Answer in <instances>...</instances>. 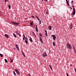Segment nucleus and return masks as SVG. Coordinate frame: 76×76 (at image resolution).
<instances>
[{
	"label": "nucleus",
	"instance_id": "obj_47",
	"mask_svg": "<svg viewBox=\"0 0 76 76\" xmlns=\"http://www.w3.org/2000/svg\"><path fill=\"white\" fill-rule=\"evenodd\" d=\"M23 39L24 40H25V38H23Z\"/></svg>",
	"mask_w": 76,
	"mask_h": 76
},
{
	"label": "nucleus",
	"instance_id": "obj_23",
	"mask_svg": "<svg viewBox=\"0 0 76 76\" xmlns=\"http://www.w3.org/2000/svg\"><path fill=\"white\" fill-rule=\"evenodd\" d=\"M5 62H6V63H7V59H5Z\"/></svg>",
	"mask_w": 76,
	"mask_h": 76
},
{
	"label": "nucleus",
	"instance_id": "obj_38",
	"mask_svg": "<svg viewBox=\"0 0 76 76\" xmlns=\"http://www.w3.org/2000/svg\"><path fill=\"white\" fill-rule=\"evenodd\" d=\"M66 75H67V76H69V74H68V73H66Z\"/></svg>",
	"mask_w": 76,
	"mask_h": 76
},
{
	"label": "nucleus",
	"instance_id": "obj_2",
	"mask_svg": "<svg viewBox=\"0 0 76 76\" xmlns=\"http://www.w3.org/2000/svg\"><path fill=\"white\" fill-rule=\"evenodd\" d=\"M67 47L69 49V50H72V46H71V45H70V44L68 43L67 44Z\"/></svg>",
	"mask_w": 76,
	"mask_h": 76
},
{
	"label": "nucleus",
	"instance_id": "obj_49",
	"mask_svg": "<svg viewBox=\"0 0 76 76\" xmlns=\"http://www.w3.org/2000/svg\"><path fill=\"white\" fill-rule=\"evenodd\" d=\"M15 45L16 46H18V45H17L16 44H15Z\"/></svg>",
	"mask_w": 76,
	"mask_h": 76
},
{
	"label": "nucleus",
	"instance_id": "obj_6",
	"mask_svg": "<svg viewBox=\"0 0 76 76\" xmlns=\"http://www.w3.org/2000/svg\"><path fill=\"white\" fill-rule=\"evenodd\" d=\"M52 37H53V39L54 40H56V37L55 35H51Z\"/></svg>",
	"mask_w": 76,
	"mask_h": 76
},
{
	"label": "nucleus",
	"instance_id": "obj_11",
	"mask_svg": "<svg viewBox=\"0 0 76 76\" xmlns=\"http://www.w3.org/2000/svg\"><path fill=\"white\" fill-rule=\"evenodd\" d=\"M5 37L6 38H9V36L7 34H5Z\"/></svg>",
	"mask_w": 76,
	"mask_h": 76
},
{
	"label": "nucleus",
	"instance_id": "obj_34",
	"mask_svg": "<svg viewBox=\"0 0 76 76\" xmlns=\"http://www.w3.org/2000/svg\"><path fill=\"white\" fill-rule=\"evenodd\" d=\"M23 37L24 38H25V36L24 34H23Z\"/></svg>",
	"mask_w": 76,
	"mask_h": 76
},
{
	"label": "nucleus",
	"instance_id": "obj_17",
	"mask_svg": "<svg viewBox=\"0 0 76 76\" xmlns=\"http://www.w3.org/2000/svg\"><path fill=\"white\" fill-rule=\"evenodd\" d=\"M49 28L50 30H51V29H52V28H51V26H49Z\"/></svg>",
	"mask_w": 76,
	"mask_h": 76
},
{
	"label": "nucleus",
	"instance_id": "obj_57",
	"mask_svg": "<svg viewBox=\"0 0 76 76\" xmlns=\"http://www.w3.org/2000/svg\"><path fill=\"white\" fill-rule=\"evenodd\" d=\"M42 76H43V75H42Z\"/></svg>",
	"mask_w": 76,
	"mask_h": 76
},
{
	"label": "nucleus",
	"instance_id": "obj_8",
	"mask_svg": "<svg viewBox=\"0 0 76 76\" xmlns=\"http://www.w3.org/2000/svg\"><path fill=\"white\" fill-rule=\"evenodd\" d=\"M32 34L34 35V37H35V38H37V36H36V35H35V32H32Z\"/></svg>",
	"mask_w": 76,
	"mask_h": 76
},
{
	"label": "nucleus",
	"instance_id": "obj_40",
	"mask_svg": "<svg viewBox=\"0 0 76 76\" xmlns=\"http://www.w3.org/2000/svg\"><path fill=\"white\" fill-rule=\"evenodd\" d=\"M45 32L46 33H47V30H45Z\"/></svg>",
	"mask_w": 76,
	"mask_h": 76
},
{
	"label": "nucleus",
	"instance_id": "obj_1",
	"mask_svg": "<svg viewBox=\"0 0 76 76\" xmlns=\"http://www.w3.org/2000/svg\"><path fill=\"white\" fill-rule=\"evenodd\" d=\"M72 6L73 9V12L72 13V15H75V14L76 13V11H75V7H74V6L73 5H72Z\"/></svg>",
	"mask_w": 76,
	"mask_h": 76
},
{
	"label": "nucleus",
	"instance_id": "obj_24",
	"mask_svg": "<svg viewBox=\"0 0 76 76\" xmlns=\"http://www.w3.org/2000/svg\"><path fill=\"white\" fill-rule=\"evenodd\" d=\"M25 41H28V39H27L26 37H25Z\"/></svg>",
	"mask_w": 76,
	"mask_h": 76
},
{
	"label": "nucleus",
	"instance_id": "obj_16",
	"mask_svg": "<svg viewBox=\"0 0 76 76\" xmlns=\"http://www.w3.org/2000/svg\"><path fill=\"white\" fill-rule=\"evenodd\" d=\"M36 16V17L37 18V19L38 20H39V18H38V16Z\"/></svg>",
	"mask_w": 76,
	"mask_h": 76
},
{
	"label": "nucleus",
	"instance_id": "obj_39",
	"mask_svg": "<svg viewBox=\"0 0 76 76\" xmlns=\"http://www.w3.org/2000/svg\"><path fill=\"white\" fill-rule=\"evenodd\" d=\"M4 1H5V3H6V2H7V1L6 0H4Z\"/></svg>",
	"mask_w": 76,
	"mask_h": 76
},
{
	"label": "nucleus",
	"instance_id": "obj_35",
	"mask_svg": "<svg viewBox=\"0 0 76 76\" xmlns=\"http://www.w3.org/2000/svg\"><path fill=\"white\" fill-rule=\"evenodd\" d=\"M16 33L17 34H19V33L18 32V31H16Z\"/></svg>",
	"mask_w": 76,
	"mask_h": 76
},
{
	"label": "nucleus",
	"instance_id": "obj_21",
	"mask_svg": "<svg viewBox=\"0 0 76 76\" xmlns=\"http://www.w3.org/2000/svg\"><path fill=\"white\" fill-rule=\"evenodd\" d=\"M13 73L14 75H15V76H16V75L15 74V71H13Z\"/></svg>",
	"mask_w": 76,
	"mask_h": 76
},
{
	"label": "nucleus",
	"instance_id": "obj_28",
	"mask_svg": "<svg viewBox=\"0 0 76 76\" xmlns=\"http://www.w3.org/2000/svg\"><path fill=\"white\" fill-rule=\"evenodd\" d=\"M18 35L19 36H20V37H21V35H20V34L19 33H18Z\"/></svg>",
	"mask_w": 76,
	"mask_h": 76
},
{
	"label": "nucleus",
	"instance_id": "obj_50",
	"mask_svg": "<svg viewBox=\"0 0 76 76\" xmlns=\"http://www.w3.org/2000/svg\"><path fill=\"white\" fill-rule=\"evenodd\" d=\"M46 14H48V12H46Z\"/></svg>",
	"mask_w": 76,
	"mask_h": 76
},
{
	"label": "nucleus",
	"instance_id": "obj_52",
	"mask_svg": "<svg viewBox=\"0 0 76 76\" xmlns=\"http://www.w3.org/2000/svg\"><path fill=\"white\" fill-rule=\"evenodd\" d=\"M41 65H42V63H41Z\"/></svg>",
	"mask_w": 76,
	"mask_h": 76
},
{
	"label": "nucleus",
	"instance_id": "obj_15",
	"mask_svg": "<svg viewBox=\"0 0 76 76\" xmlns=\"http://www.w3.org/2000/svg\"><path fill=\"white\" fill-rule=\"evenodd\" d=\"M29 40H30V41H31V42H33V41L32 40V38H31V37H30Z\"/></svg>",
	"mask_w": 76,
	"mask_h": 76
},
{
	"label": "nucleus",
	"instance_id": "obj_37",
	"mask_svg": "<svg viewBox=\"0 0 76 76\" xmlns=\"http://www.w3.org/2000/svg\"><path fill=\"white\" fill-rule=\"evenodd\" d=\"M66 0V2L67 3L69 2H68V1H67V0Z\"/></svg>",
	"mask_w": 76,
	"mask_h": 76
},
{
	"label": "nucleus",
	"instance_id": "obj_29",
	"mask_svg": "<svg viewBox=\"0 0 76 76\" xmlns=\"http://www.w3.org/2000/svg\"><path fill=\"white\" fill-rule=\"evenodd\" d=\"M25 42H26V44H28V40L27 41H25Z\"/></svg>",
	"mask_w": 76,
	"mask_h": 76
},
{
	"label": "nucleus",
	"instance_id": "obj_14",
	"mask_svg": "<svg viewBox=\"0 0 76 76\" xmlns=\"http://www.w3.org/2000/svg\"><path fill=\"white\" fill-rule=\"evenodd\" d=\"M36 29L37 32H38V27H37V25L36 26Z\"/></svg>",
	"mask_w": 76,
	"mask_h": 76
},
{
	"label": "nucleus",
	"instance_id": "obj_19",
	"mask_svg": "<svg viewBox=\"0 0 76 76\" xmlns=\"http://www.w3.org/2000/svg\"><path fill=\"white\" fill-rule=\"evenodd\" d=\"M13 35L15 37V38H16V37H17L16 35L14 33H13Z\"/></svg>",
	"mask_w": 76,
	"mask_h": 76
},
{
	"label": "nucleus",
	"instance_id": "obj_13",
	"mask_svg": "<svg viewBox=\"0 0 76 76\" xmlns=\"http://www.w3.org/2000/svg\"><path fill=\"white\" fill-rule=\"evenodd\" d=\"M72 48L73 49L74 52H76V50H75V46H74L73 45H72Z\"/></svg>",
	"mask_w": 76,
	"mask_h": 76
},
{
	"label": "nucleus",
	"instance_id": "obj_31",
	"mask_svg": "<svg viewBox=\"0 0 76 76\" xmlns=\"http://www.w3.org/2000/svg\"><path fill=\"white\" fill-rule=\"evenodd\" d=\"M67 5H68V6H69V2H68L67 3Z\"/></svg>",
	"mask_w": 76,
	"mask_h": 76
},
{
	"label": "nucleus",
	"instance_id": "obj_54",
	"mask_svg": "<svg viewBox=\"0 0 76 76\" xmlns=\"http://www.w3.org/2000/svg\"><path fill=\"white\" fill-rule=\"evenodd\" d=\"M43 1V0H42V1Z\"/></svg>",
	"mask_w": 76,
	"mask_h": 76
},
{
	"label": "nucleus",
	"instance_id": "obj_46",
	"mask_svg": "<svg viewBox=\"0 0 76 76\" xmlns=\"http://www.w3.org/2000/svg\"><path fill=\"white\" fill-rule=\"evenodd\" d=\"M39 23H40V24H41V22H40Z\"/></svg>",
	"mask_w": 76,
	"mask_h": 76
},
{
	"label": "nucleus",
	"instance_id": "obj_43",
	"mask_svg": "<svg viewBox=\"0 0 76 76\" xmlns=\"http://www.w3.org/2000/svg\"><path fill=\"white\" fill-rule=\"evenodd\" d=\"M21 53H22V54H23V52L21 51Z\"/></svg>",
	"mask_w": 76,
	"mask_h": 76
},
{
	"label": "nucleus",
	"instance_id": "obj_22",
	"mask_svg": "<svg viewBox=\"0 0 76 76\" xmlns=\"http://www.w3.org/2000/svg\"><path fill=\"white\" fill-rule=\"evenodd\" d=\"M0 56L1 57H3V55L1 53L0 54Z\"/></svg>",
	"mask_w": 76,
	"mask_h": 76
},
{
	"label": "nucleus",
	"instance_id": "obj_36",
	"mask_svg": "<svg viewBox=\"0 0 76 76\" xmlns=\"http://www.w3.org/2000/svg\"><path fill=\"white\" fill-rule=\"evenodd\" d=\"M38 20L39 23L41 22V20Z\"/></svg>",
	"mask_w": 76,
	"mask_h": 76
},
{
	"label": "nucleus",
	"instance_id": "obj_45",
	"mask_svg": "<svg viewBox=\"0 0 76 76\" xmlns=\"http://www.w3.org/2000/svg\"><path fill=\"white\" fill-rule=\"evenodd\" d=\"M72 2L73 3V1H72Z\"/></svg>",
	"mask_w": 76,
	"mask_h": 76
},
{
	"label": "nucleus",
	"instance_id": "obj_55",
	"mask_svg": "<svg viewBox=\"0 0 76 76\" xmlns=\"http://www.w3.org/2000/svg\"><path fill=\"white\" fill-rule=\"evenodd\" d=\"M7 1H8V0H7Z\"/></svg>",
	"mask_w": 76,
	"mask_h": 76
},
{
	"label": "nucleus",
	"instance_id": "obj_48",
	"mask_svg": "<svg viewBox=\"0 0 76 76\" xmlns=\"http://www.w3.org/2000/svg\"><path fill=\"white\" fill-rule=\"evenodd\" d=\"M28 75H29V76H30L31 75H30V74H28Z\"/></svg>",
	"mask_w": 76,
	"mask_h": 76
},
{
	"label": "nucleus",
	"instance_id": "obj_33",
	"mask_svg": "<svg viewBox=\"0 0 76 76\" xmlns=\"http://www.w3.org/2000/svg\"><path fill=\"white\" fill-rule=\"evenodd\" d=\"M31 18H34L35 17H34V16H31Z\"/></svg>",
	"mask_w": 76,
	"mask_h": 76
},
{
	"label": "nucleus",
	"instance_id": "obj_12",
	"mask_svg": "<svg viewBox=\"0 0 76 76\" xmlns=\"http://www.w3.org/2000/svg\"><path fill=\"white\" fill-rule=\"evenodd\" d=\"M16 48L18 51H19V46H18V45L16 46Z\"/></svg>",
	"mask_w": 76,
	"mask_h": 76
},
{
	"label": "nucleus",
	"instance_id": "obj_18",
	"mask_svg": "<svg viewBox=\"0 0 76 76\" xmlns=\"http://www.w3.org/2000/svg\"><path fill=\"white\" fill-rule=\"evenodd\" d=\"M53 46H55V45H56V44L55 43V42H53Z\"/></svg>",
	"mask_w": 76,
	"mask_h": 76
},
{
	"label": "nucleus",
	"instance_id": "obj_56",
	"mask_svg": "<svg viewBox=\"0 0 76 76\" xmlns=\"http://www.w3.org/2000/svg\"><path fill=\"white\" fill-rule=\"evenodd\" d=\"M69 1V0H68V1Z\"/></svg>",
	"mask_w": 76,
	"mask_h": 76
},
{
	"label": "nucleus",
	"instance_id": "obj_25",
	"mask_svg": "<svg viewBox=\"0 0 76 76\" xmlns=\"http://www.w3.org/2000/svg\"><path fill=\"white\" fill-rule=\"evenodd\" d=\"M23 57H25V54H24V53H23Z\"/></svg>",
	"mask_w": 76,
	"mask_h": 76
},
{
	"label": "nucleus",
	"instance_id": "obj_32",
	"mask_svg": "<svg viewBox=\"0 0 76 76\" xmlns=\"http://www.w3.org/2000/svg\"><path fill=\"white\" fill-rule=\"evenodd\" d=\"M45 35L46 36V37H47V33H45Z\"/></svg>",
	"mask_w": 76,
	"mask_h": 76
},
{
	"label": "nucleus",
	"instance_id": "obj_5",
	"mask_svg": "<svg viewBox=\"0 0 76 76\" xmlns=\"http://www.w3.org/2000/svg\"><path fill=\"white\" fill-rule=\"evenodd\" d=\"M15 70L17 74L18 75H20V73H19V71H18V70L17 69H15Z\"/></svg>",
	"mask_w": 76,
	"mask_h": 76
},
{
	"label": "nucleus",
	"instance_id": "obj_9",
	"mask_svg": "<svg viewBox=\"0 0 76 76\" xmlns=\"http://www.w3.org/2000/svg\"><path fill=\"white\" fill-rule=\"evenodd\" d=\"M39 38L41 42H42V44H43V41H42V38L41 37H40Z\"/></svg>",
	"mask_w": 76,
	"mask_h": 76
},
{
	"label": "nucleus",
	"instance_id": "obj_20",
	"mask_svg": "<svg viewBox=\"0 0 76 76\" xmlns=\"http://www.w3.org/2000/svg\"><path fill=\"white\" fill-rule=\"evenodd\" d=\"M49 66L50 68L51 69V70H52V67H51V65H49Z\"/></svg>",
	"mask_w": 76,
	"mask_h": 76
},
{
	"label": "nucleus",
	"instance_id": "obj_30",
	"mask_svg": "<svg viewBox=\"0 0 76 76\" xmlns=\"http://www.w3.org/2000/svg\"><path fill=\"white\" fill-rule=\"evenodd\" d=\"M39 36L40 37H42V35H41V34L39 33Z\"/></svg>",
	"mask_w": 76,
	"mask_h": 76
},
{
	"label": "nucleus",
	"instance_id": "obj_51",
	"mask_svg": "<svg viewBox=\"0 0 76 76\" xmlns=\"http://www.w3.org/2000/svg\"><path fill=\"white\" fill-rule=\"evenodd\" d=\"M70 65L71 66H72V64H71Z\"/></svg>",
	"mask_w": 76,
	"mask_h": 76
},
{
	"label": "nucleus",
	"instance_id": "obj_41",
	"mask_svg": "<svg viewBox=\"0 0 76 76\" xmlns=\"http://www.w3.org/2000/svg\"><path fill=\"white\" fill-rule=\"evenodd\" d=\"M74 69H75V71H76V69L75 68H74Z\"/></svg>",
	"mask_w": 76,
	"mask_h": 76
},
{
	"label": "nucleus",
	"instance_id": "obj_53",
	"mask_svg": "<svg viewBox=\"0 0 76 76\" xmlns=\"http://www.w3.org/2000/svg\"><path fill=\"white\" fill-rule=\"evenodd\" d=\"M29 76H31V75H30Z\"/></svg>",
	"mask_w": 76,
	"mask_h": 76
},
{
	"label": "nucleus",
	"instance_id": "obj_10",
	"mask_svg": "<svg viewBox=\"0 0 76 76\" xmlns=\"http://www.w3.org/2000/svg\"><path fill=\"white\" fill-rule=\"evenodd\" d=\"M73 28V26H72V24H71L70 26V29H72Z\"/></svg>",
	"mask_w": 76,
	"mask_h": 76
},
{
	"label": "nucleus",
	"instance_id": "obj_7",
	"mask_svg": "<svg viewBox=\"0 0 76 76\" xmlns=\"http://www.w3.org/2000/svg\"><path fill=\"white\" fill-rule=\"evenodd\" d=\"M10 63H12V62L13 61V58H12L10 57Z\"/></svg>",
	"mask_w": 76,
	"mask_h": 76
},
{
	"label": "nucleus",
	"instance_id": "obj_42",
	"mask_svg": "<svg viewBox=\"0 0 76 76\" xmlns=\"http://www.w3.org/2000/svg\"><path fill=\"white\" fill-rule=\"evenodd\" d=\"M70 8L71 9H72V7H70Z\"/></svg>",
	"mask_w": 76,
	"mask_h": 76
},
{
	"label": "nucleus",
	"instance_id": "obj_4",
	"mask_svg": "<svg viewBox=\"0 0 76 76\" xmlns=\"http://www.w3.org/2000/svg\"><path fill=\"white\" fill-rule=\"evenodd\" d=\"M11 22L13 24H14V25H19V23H16V22Z\"/></svg>",
	"mask_w": 76,
	"mask_h": 76
},
{
	"label": "nucleus",
	"instance_id": "obj_27",
	"mask_svg": "<svg viewBox=\"0 0 76 76\" xmlns=\"http://www.w3.org/2000/svg\"><path fill=\"white\" fill-rule=\"evenodd\" d=\"M32 23H33L32 22L31 23H30V25H32Z\"/></svg>",
	"mask_w": 76,
	"mask_h": 76
},
{
	"label": "nucleus",
	"instance_id": "obj_26",
	"mask_svg": "<svg viewBox=\"0 0 76 76\" xmlns=\"http://www.w3.org/2000/svg\"><path fill=\"white\" fill-rule=\"evenodd\" d=\"M8 7H9V9H10V7H11L10 6V5H8Z\"/></svg>",
	"mask_w": 76,
	"mask_h": 76
},
{
	"label": "nucleus",
	"instance_id": "obj_44",
	"mask_svg": "<svg viewBox=\"0 0 76 76\" xmlns=\"http://www.w3.org/2000/svg\"><path fill=\"white\" fill-rule=\"evenodd\" d=\"M45 1H47V0H44Z\"/></svg>",
	"mask_w": 76,
	"mask_h": 76
},
{
	"label": "nucleus",
	"instance_id": "obj_3",
	"mask_svg": "<svg viewBox=\"0 0 76 76\" xmlns=\"http://www.w3.org/2000/svg\"><path fill=\"white\" fill-rule=\"evenodd\" d=\"M42 56L43 57H47V54L46 53V52H44V54L43 53L42 54Z\"/></svg>",
	"mask_w": 76,
	"mask_h": 76
}]
</instances>
